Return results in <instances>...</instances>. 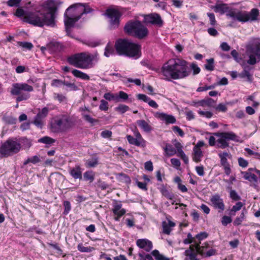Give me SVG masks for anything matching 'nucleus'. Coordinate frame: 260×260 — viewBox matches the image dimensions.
<instances>
[{"instance_id": "nucleus-1", "label": "nucleus", "mask_w": 260, "mask_h": 260, "mask_svg": "<svg viewBox=\"0 0 260 260\" xmlns=\"http://www.w3.org/2000/svg\"><path fill=\"white\" fill-rule=\"evenodd\" d=\"M245 55L248 59L240 63L243 71L238 75L241 78H246L248 81L252 80V75L249 71L252 68L249 65L253 66L260 61V39L253 38L249 40L245 46Z\"/></svg>"}, {"instance_id": "nucleus-2", "label": "nucleus", "mask_w": 260, "mask_h": 260, "mask_svg": "<svg viewBox=\"0 0 260 260\" xmlns=\"http://www.w3.org/2000/svg\"><path fill=\"white\" fill-rule=\"evenodd\" d=\"M188 65V62L184 59H171L162 66L161 73L164 79L167 81L183 79L190 74L191 71Z\"/></svg>"}, {"instance_id": "nucleus-3", "label": "nucleus", "mask_w": 260, "mask_h": 260, "mask_svg": "<svg viewBox=\"0 0 260 260\" xmlns=\"http://www.w3.org/2000/svg\"><path fill=\"white\" fill-rule=\"evenodd\" d=\"M99 60L97 53L91 54L88 52L75 53L67 58V61L70 65L83 70L93 68Z\"/></svg>"}, {"instance_id": "nucleus-4", "label": "nucleus", "mask_w": 260, "mask_h": 260, "mask_svg": "<svg viewBox=\"0 0 260 260\" xmlns=\"http://www.w3.org/2000/svg\"><path fill=\"white\" fill-rule=\"evenodd\" d=\"M117 53L137 59L141 55V46L126 39H119L114 45Z\"/></svg>"}, {"instance_id": "nucleus-5", "label": "nucleus", "mask_w": 260, "mask_h": 260, "mask_svg": "<svg viewBox=\"0 0 260 260\" xmlns=\"http://www.w3.org/2000/svg\"><path fill=\"white\" fill-rule=\"evenodd\" d=\"M76 123L75 117L63 114L52 119L50 128L51 132L53 133H64L74 127Z\"/></svg>"}, {"instance_id": "nucleus-6", "label": "nucleus", "mask_w": 260, "mask_h": 260, "mask_svg": "<svg viewBox=\"0 0 260 260\" xmlns=\"http://www.w3.org/2000/svg\"><path fill=\"white\" fill-rule=\"evenodd\" d=\"M47 16L44 11L41 9L33 12H28L23 17V21L34 26L43 27L44 25L53 27L55 23L53 22L51 16Z\"/></svg>"}, {"instance_id": "nucleus-7", "label": "nucleus", "mask_w": 260, "mask_h": 260, "mask_svg": "<svg viewBox=\"0 0 260 260\" xmlns=\"http://www.w3.org/2000/svg\"><path fill=\"white\" fill-rule=\"evenodd\" d=\"M124 31L129 36L142 39L148 34V29L140 21H128L124 27Z\"/></svg>"}, {"instance_id": "nucleus-8", "label": "nucleus", "mask_w": 260, "mask_h": 260, "mask_svg": "<svg viewBox=\"0 0 260 260\" xmlns=\"http://www.w3.org/2000/svg\"><path fill=\"white\" fill-rule=\"evenodd\" d=\"M33 90V87L31 85H28L27 83H17L13 84L11 93L12 95H19L16 99V101L19 102L22 101L26 100L28 99L30 97V94L29 93H22V91L26 92H31Z\"/></svg>"}, {"instance_id": "nucleus-9", "label": "nucleus", "mask_w": 260, "mask_h": 260, "mask_svg": "<svg viewBox=\"0 0 260 260\" xmlns=\"http://www.w3.org/2000/svg\"><path fill=\"white\" fill-rule=\"evenodd\" d=\"M81 18V15H78L77 13L74 11L73 7L70 6L64 14V22L67 35L74 38L71 32V28L74 26L75 23Z\"/></svg>"}, {"instance_id": "nucleus-10", "label": "nucleus", "mask_w": 260, "mask_h": 260, "mask_svg": "<svg viewBox=\"0 0 260 260\" xmlns=\"http://www.w3.org/2000/svg\"><path fill=\"white\" fill-rule=\"evenodd\" d=\"M21 148L20 143L12 139H9L0 146V154L4 157L17 153Z\"/></svg>"}, {"instance_id": "nucleus-11", "label": "nucleus", "mask_w": 260, "mask_h": 260, "mask_svg": "<svg viewBox=\"0 0 260 260\" xmlns=\"http://www.w3.org/2000/svg\"><path fill=\"white\" fill-rule=\"evenodd\" d=\"M214 135L218 137L216 140V147L224 149L229 146V141L232 140L236 142H241L240 137L233 132L216 133Z\"/></svg>"}, {"instance_id": "nucleus-12", "label": "nucleus", "mask_w": 260, "mask_h": 260, "mask_svg": "<svg viewBox=\"0 0 260 260\" xmlns=\"http://www.w3.org/2000/svg\"><path fill=\"white\" fill-rule=\"evenodd\" d=\"M62 4L60 0H47L42 5V9L49 18L50 15L53 23H55L58 8Z\"/></svg>"}, {"instance_id": "nucleus-13", "label": "nucleus", "mask_w": 260, "mask_h": 260, "mask_svg": "<svg viewBox=\"0 0 260 260\" xmlns=\"http://www.w3.org/2000/svg\"><path fill=\"white\" fill-rule=\"evenodd\" d=\"M105 15L109 19V27L110 29H114L118 27L121 14L118 10L108 9L106 10Z\"/></svg>"}, {"instance_id": "nucleus-14", "label": "nucleus", "mask_w": 260, "mask_h": 260, "mask_svg": "<svg viewBox=\"0 0 260 260\" xmlns=\"http://www.w3.org/2000/svg\"><path fill=\"white\" fill-rule=\"evenodd\" d=\"M135 138L131 135H127L126 139L130 144L144 148L146 146V141L142 138L138 129L134 131Z\"/></svg>"}, {"instance_id": "nucleus-15", "label": "nucleus", "mask_w": 260, "mask_h": 260, "mask_svg": "<svg viewBox=\"0 0 260 260\" xmlns=\"http://www.w3.org/2000/svg\"><path fill=\"white\" fill-rule=\"evenodd\" d=\"M48 108L45 107L40 111L34 118L33 123L38 127L42 128L44 124L45 118L49 112Z\"/></svg>"}, {"instance_id": "nucleus-16", "label": "nucleus", "mask_w": 260, "mask_h": 260, "mask_svg": "<svg viewBox=\"0 0 260 260\" xmlns=\"http://www.w3.org/2000/svg\"><path fill=\"white\" fill-rule=\"evenodd\" d=\"M74 8V11L77 13L81 17L83 14H87L92 13L94 10L92 9L88 3H77L72 5Z\"/></svg>"}, {"instance_id": "nucleus-17", "label": "nucleus", "mask_w": 260, "mask_h": 260, "mask_svg": "<svg viewBox=\"0 0 260 260\" xmlns=\"http://www.w3.org/2000/svg\"><path fill=\"white\" fill-rule=\"evenodd\" d=\"M121 201H114L112 211L114 214V219L115 221H119L120 218L126 213L124 209L121 208Z\"/></svg>"}, {"instance_id": "nucleus-18", "label": "nucleus", "mask_w": 260, "mask_h": 260, "mask_svg": "<svg viewBox=\"0 0 260 260\" xmlns=\"http://www.w3.org/2000/svg\"><path fill=\"white\" fill-rule=\"evenodd\" d=\"M226 16L232 18L234 20H237L240 22H247L249 21L247 12L230 11L226 14Z\"/></svg>"}, {"instance_id": "nucleus-19", "label": "nucleus", "mask_w": 260, "mask_h": 260, "mask_svg": "<svg viewBox=\"0 0 260 260\" xmlns=\"http://www.w3.org/2000/svg\"><path fill=\"white\" fill-rule=\"evenodd\" d=\"M218 156L220 158V164L224 168V173L226 175H229L231 173V170L230 165L228 162V158H231V155L230 153L225 151L219 153Z\"/></svg>"}, {"instance_id": "nucleus-20", "label": "nucleus", "mask_w": 260, "mask_h": 260, "mask_svg": "<svg viewBox=\"0 0 260 260\" xmlns=\"http://www.w3.org/2000/svg\"><path fill=\"white\" fill-rule=\"evenodd\" d=\"M210 201L213 206L219 210V212H222L225 208L223 199L218 194H214L211 197Z\"/></svg>"}, {"instance_id": "nucleus-21", "label": "nucleus", "mask_w": 260, "mask_h": 260, "mask_svg": "<svg viewBox=\"0 0 260 260\" xmlns=\"http://www.w3.org/2000/svg\"><path fill=\"white\" fill-rule=\"evenodd\" d=\"M145 19L148 23L156 25L158 26L162 25L163 21L160 15L158 14L153 13L148 15L145 17Z\"/></svg>"}, {"instance_id": "nucleus-22", "label": "nucleus", "mask_w": 260, "mask_h": 260, "mask_svg": "<svg viewBox=\"0 0 260 260\" xmlns=\"http://www.w3.org/2000/svg\"><path fill=\"white\" fill-rule=\"evenodd\" d=\"M155 117L164 121L166 124H173L176 121V118L172 115H168L162 112H156Z\"/></svg>"}, {"instance_id": "nucleus-23", "label": "nucleus", "mask_w": 260, "mask_h": 260, "mask_svg": "<svg viewBox=\"0 0 260 260\" xmlns=\"http://www.w3.org/2000/svg\"><path fill=\"white\" fill-rule=\"evenodd\" d=\"M136 244L140 248L143 249L147 252L150 251L153 247L152 243L147 239L137 240Z\"/></svg>"}, {"instance_id": "nucleus-24", "label": "nucleus", "mask_w": 260, "mask_h": 260, "mask_svg": "<svg viewBox=\"0 0 260 260\" xmlns=\"http://www.w3.org/2000/svg\"><path fill=\"white\" fill-rule=\"evenodd\" d=\"M47 48L50 53H56L62 50L63 46L58 42L51 41L47 44Z\"/></svg>"}, {"instance_id": "nucleus-25", "label": "nucleus", "mask_w": 260, "mask_h": 260, "mask_svg": "<svg viewBox=\"0 0 260 260\" xmlns=\"http://www.w3.org/2000/svg\"><path fill=\"white\" fill-rule=\"evenodd\" d=\"M69 174L75 179H82V170L79 165H76L74 167L70 168Z\"/></svg>"}, {"instance_id": "nucleus-26", "label": "nucleus", "mask_w": 260, "mask_h": 260, "mask_svg": "<svg viewBox=\"0 0 260 260\" xmlns=\"http://www.w3.org/2000/svg\"><path fill=\"white\" fill-rule=\"evenodd\" d=\"M175 223L171 221L169 219H167V221H162V227L163 233L167 235H170L172 231V229L175 227Z\"/></svg>"}, {"instance_id": "nucleus-27", "label": "nucleus", "mask_w": 260, "mask_h": 260, "mask_svg": "<svg viewBox=\"0 0 260 260\" xmlns=\"http://www.w3.org/2000/svg\"><path fill=\"white\" fill-rule=\"evenodd\" d=\"M137 98L139 100H142L146 103H147L149 106L157 109L158 107V104L153 100H151L150 98L144 94H138Z\"/></svg>"}, {"instance_id": "nucleus-28", "label": "nucleus", "mask_w": 260, "mask_h": 260, "mask_svg": "<svg viewBox=\"0 0 260 260\" xmlns=\"http://www.w3.org/2000/svg\"><path fill=\"white\" fill-rule=\"evenodd\" d=\"M212 9L216 13L223 14L224 13L228 12L229 7L225 4H217L213 7Z\"/></svg>"}, {"instance_id": "nucleus-29", "label": "nucleus", "mask_w": 260, "mask_h": 260, "mask_svg": "<svg viewBox=\"0 0 260 260\" xmlns=\"http://www.w3.org/2000/svg\"><path fill=\"white\" fill-rule=\"evenodd\" d=\"M138 125L145 132L150 133L152 130V126L145 120L137 121Z\"/></svg>"}, {"instance_id": "nucleus-30", "label": "nucleus", "mask_w": 260, "mask_h": 260, "mask_svg": "<svg viewBox=\"0 0 260 260\" xmlns=\"http://www.w3.org/2000/svg\"><path fill=\"white\" fill-rule=\"evenodd\" d=\"M72 74L76 77L82 80H89L90 77L87 74L77 69H73L72 71Z\"/></svg>"}, {"instance_id": "nucleus-31", "label": "nucleus", "mask_w": 260, "mask_h": 260, "mask_svg": "<svg viewBox=\"0 0 260 260\" xmlns=\"http://www.w3.org/2000/svg\"><path fill=\"white\" fill-rule=\"evenodd\" d=\"M203 156V153L201 149H196L193 148L192 159L196 162L201 161V159Z\"/></svg>"}, {"instance_id": "nucleus-32", "label": "nucleus", "mask_w": 260, "mask_h": 260, "mask_svg": "<svg viewBox=\"0 0 260 260\" xmlns=\"http://www.w3.org/2000/svg\"><path fill=\"white\" fill-rule=\"evenodd\" d=\"M242 173L243 174V177L245 179L250 182H256L257 181V177L254 174L250 172H244Z\"/></svg>"}, {"instance_id": "nucleus-33", "label": "nucleus", "mask_w": 260, "mask_h": 260, "mask_svg": "<svg viewBox=\"0 0 260 260\" xmlns=\"http://www.w3.org/2000/svg\"><path fill=\"white\" fill-rule=\"evenodd\" d=\"M159 190L161 194L168 199L172 200L174 198V195L170 192L167 187L164 185H162L159 188Z\"/></svg>"}, {"instance_id": "nucleus-34", "label": "nucleus", "mask_w": 260, "mask_h": 260, "mask_svg": "<svg viewBox=\"0 0 260 260\" xmlns=\"http://www.w3.org/2000/svg\"><path fill=\"white\" fill-rule=\"evenodd\" d=\"M249 21L256 20L259 15V11L257 9L253 8L250 12H247Z\"/></svg>"}, {"instance_id": "nucleus-35", "label": "nucleus", "mask_w": 260, "mask_h": 260, "mask_svg": "<svg viewBox=\"0 0 260 260\" xmlns=\"http://www.w3.org/2000/svg\"><path fill=\"white\" fill-rule=\"evenodd\" d=\"M99 164V158L93 157L86 160L85 166L87 168H93Z\"/></svg>"}, {"instance_id": "nucleus-36", "label": "nucleus", "mask_w": 260, "mask_h": 260, "mask_svg": "<svg viewBox=\"0 0 260 260\" xmlns=\"http://www.w3.org/2000/svg\"><path fill=\"white\" fill-rule=\"evenodd\" d=\"M53 99L55 100L58 101L60 103H67V96L62 94L59 93H53Z\"/></svg>"}, {"instance_id": "nucleus-37", "label": "nucleus", "mask_w": 260, "mask_h": 260, "mask_svg": "<svg viewBox=\"0 0 260 260\" xmlns=\"http://www.w3.org/2000/svg\"><path fill=\"white\" fill-rule=\"evenodd\" d=\"M196 248V253L193 254L191 255V256L189 257L190 260H199V259L197 257L198 254H203V252L201 250V247L200 246V244H197L195 246Z\"/></svg>"}, {"instance_id": "nucleus-38", "label": "nucleus", "mask_w": 260, "mask_h": 260, "mask_svg": "<svg viewBox=\"0 0 260 260\" xmlns=\"http://www.w3.org/2000/svg\"><path fill=\"white\" fill-rule=\"evenodd\" d=\"M164 150L167 155L172 156L176 153V150L173 147V146L170 144H167L166 147L164 148Z\"/></svg>"}, {"instance_id": "nucleus-39", "label": "nucleus", "mask_w": 260, "mask_h": 260, "mask_svg": "<svg viewBox=\"0 0 260 260\" xmlns=\"http://www.w3.org/2000/svg\"><path fill=\"white\" fill-rule=\"evenodd\" d=\"M40 161L41 159L39 156L38 155H35L33 156L32 157H29L27 159H26L23 162V165H26L30 162L33 164H36L37 163L39 162Z\"/></svg>"}, {"instance_id": "nucleus-40", "label": "nucleus", "mask_w": 260, "mask_h": 260, "mask_svg": "<svg viewBox=\"0 0 260 260\" xmlns=\"http://www.w3.org/2000/svg\"><path fill=\"white\" fill-rule=\"evenodd\" d=\"M151 254L155 257L156 260H170V258L160 254L157 250L155 249L153 250L151 252Z\"/></svg>"}, {"instance_id": "nucleus-41", "label": "nucleus", "mask_w": 260, "mask_h": 260, "mask_svg": "<svg viewBox=\"0 0 260 260\" xmlns=\"http://www.w3.org/2000/svg\"><path fill=\"white\" fill-rule=\"evenodd\" d=\"M83 177L85 180L92 182L94 179V174L92 171H88L84 173Z\"/></svg>"}, {"instance_id": "nucleus-42", "label": "nucleus", "mask_w": 260, "mask_h": 260, "mask_svg": "<svg viewBox=\"0 0 260 260\" xmlns=\"http://www.w3.org/2000/svg\"><path fill=\"white\" fill-rule=\"evenodd\" d=\"M83 118L87 122L93 125L95 122H97L98 120L96 119L92 118L89 115L85 112H83L81 114Z\"/></svg>"}, {"instance_id": "nucleus-43", "label": "nucleus", "mask_w": 260, "mask_h": 260, "mask_svg": "<svg viewBox=\"0 0 260 260\" xmlns=\"http://www.w3.org/2000/svg\"><path fill=\"white\" fill-rule=\"evenodd\" d=\"M78 250L81 252H90L94 250L93 247H84L82 243H79L77 246Z\"/></svg>"}, {"instance_id": "nucleus-44", "label": "nucleus", "mask_w": 260, "mask_h": 260, "mask_svg": "<svg viewBox=\"0 0 260 260\" xmlns=\"http://www.w3.org/2000/svg\"><path fill=\"white\" fill-rule=\"evenodd\" d=\"M245 218V212L242 211L240 215L237 217L233 222V224L235 226L239 225Z\"/></svg>"}, {"instance_id": "nucleus-45", "label": "nucleus", "mask_w": 260, "mask_h": 260, "mask_svg": "<svg viewBox=\"0 0 260 260\" xmlns=\"http://www.w3.org/2000/svg\"><path fill=\"white\" fill-rule=\"evenodd\" d=\"M214 60L213 58H211L208 59H207V63L205 64V68L206 70L212 71L214 69Z\"/></svg>"}, {"instance_id": "nucleus-46", "label": "nucleus", "mask_w": 260, "mask_h": 260, "mask_svg": "<svg viewBox=\"0 0 260 260\" xmlns=\"http://www.w3.org/2000/svg\"><path fill=\"white\" fill-rule=\"evenodd\" d=\"M117 97L118 98V101L116 102H119L122 101H125L128 98V94L123 91H120L117 93Z\"/></svg>"}, {"instance_id": "nucleus-47", "label": "nucleus", "mask_w": 260, "mask_h": 260, "mask_svg": "<svg viewBox=\"0 0 260 260\" xmlns=\"http://www.w3.org/2000/svg\"><path fill=\"white\" fill-rule=\"evenodd\" d=\"M115 110L116 111L120 113V114H123L126 111H128L129 110V108L126 105L120 104L118 106L115 108Z\"/></svg>"}, {"instance_id": "nucleus-48", "label": "nucleus", "mask_w": 260, "mask_h": 260, "mask_svg": "<svg viewBox=\"0 0 260 260\" xmlns=\"http://www.w3.org/2000/svg\"><path fill=\"white\" fill-rule=\"evenodd\" d=\"M104 98L108 101H114L116 102L118 101V98L117 97V93L113 94L110 92L106 93L104 95Z\"/></svg>"}, {"instance_id": "nucleus-49", "label": "nucleus", "mask_w": 260, "mask_h": 260, "mask_svg": "<svg viewBox=\"0 0 260 260\" xmlns=\"http://www.w3.org/2000/svg\"><path fill=\"white\" fill-rule=\"evenodd\" d=\"M176 153L177 156L181 157L185 164H187L188 163V158L185 155L182 149L176 151Z\"/></svg>"}, {"instance_id": "nucleus-50", "label": "nucleus", "mask_w": 260, "mask_h": 260, "mask_svg": "<svg viewBox=\"0 0 260 260\" xmlns=\"http://www.w3.org/2000/svg\"><path fill=\"white\" fill-rule=\"evenodd\" d=\"M39 142L47 144H51L55 142V140L49 137H44L39 140Z\"/></svg>"}, {"instance_id": "nucleus-51", "label": "nucleus", "mask_w": 260, "mask_h": 260, "mask_svg": "<svg viewBox=\"0 0 260 260\" xmlns=\"http://www.w3.org/2000/svg\"><path fill=\"white\" fill-rule=\"evenodd\" d=\"M115 54V51L112 47L107 45L105 49L104 55L108 57L110 55H113Z\"/></svg>"}, {"instance_id": "nucleus-52", "label": "nucleus", "mask_w": 260, "mask_h": 260, "mask_svg": "<svg viewBox=\"0 0 260 260\" xmlns=\"http://www.w3.org/2000/svg\"><path fill=\"white\" fill-rule=\"evenodd\" d=\"M216 86V84H214L209 86L205 85L204 86H200L197 89V92H202L204 91H206L210 89H214Z\"/></svg>"}, {"instance_id": "nucleus-53", "label": "nucleus", "mask_w": 260, "mask_h": 260, "mask_svg": "<svg viewBox=\"0 0 260 260\" xmlns=\"http://www.w3.org/2000/svg\"><path fill=\"white\" fill-rule=\"evenodd\" d=\"M138 255L140 257V260H153L152 256L150 254H145L143 252H139Z\"/></svg>"}, {"instance_id": "nucleus-54", "label": "nucleus", "mask_w": 260, "mask_h": 260, "mask_svg": "<svg viewBox=\"0 0 260 260\" xmlns=\"http://www.w3.org/2000/svg\"><path fill=\"white\" fill-rule=\"evenodd\" d=\"M22 0H9L7 2V4L8 6L12 7H18L20 5Z\"/></svg>"}, {"instance_id": "nucleus-55", "label": "nucleus", "mask_w": 260, "mask_h": 260, "mask_svg": "<svg viewBox=\"0 0 260 260\" xmlns=\"http://www.w3.org/2000/svg\"><path fill=\"white\" fill-rule=\"evenodd\" d=\"M232 219L231 217L224 215L221 218V223L224 226H226L228 224L231 223Z\"/></svg>"}, {"instance_id": "nucleus-56", "label": "nucleus", "mask_w": 260, "mask_h": 260, "mask_svg": "<svg viewBox=\"0 0 260 260\" xmlns=\"http://www.w3.org/2000/svg\"><path fill=\"white\" fill-rule=\"evenodd\" d=\"M63 206L64 207V210L63 211V214L67 215L71 209V206L70 202L68 201H65L63 202Z\"/></svg>"}, {"instance_id": "nucleus-57", "label": "nucleus", "mask_w": 260, "mask_h": 260, "mask_svg": "<svg viewBox=\"0 0 260 260\" xmlns=\"http://www.w3.org/2000/svg\"><path fill=\"white\" fill-rule=\"evenodd\" d=\"M99 109L102 111H107L108 109V103L104 100L101 101Z\"/></svg>"}, {"instance_id": "nucleus-58", "label": "nucleus", "mask_w": 260, "mask_h": 260, "mask_svg": "<svg viewBox=\"0 0 260 260\" xmlns=\"http://www.w3.org/2000/svg\"><path fill=\"white\" fill-rule=\"evenodd\" d=\"M198 113L201 116L205 117L207 118H210L213 116V113L210 111H203L202 110H199Z\"/></svg>"}, {"instance_id": "nucleus-59", "label": "nucleus", "mask_w": 260, "mask_h": 260, "mask_svg": "<svg viewBox=\"0 0 260 260\" xmlns=\"http://www.w3.org/2000/svg\"><path fill=\"white\" fill-rule=\"evenodd\" d=\"M63 85L70 88L73 90H77L78 89L77 86L74 83L63 81Z\"/></svg>"}, {"instance_id": "nucleus-60", "label": "nucleus", "mask_w": 260, "mask_h": 260, "mask_svg": "<svg viewBox=\"0 0 260 260\" xmlns=\"http://www.w3.org/2000/svg\"><path fill=\"white\" fill-rule=\"evenodd\" d=\"M243 206L242 203L240 202H237L235 205L233 206L232 208V211L234 212H236L237 211L240 210Z\"/></svg>"}, {"instance_id": "nucleus-61", "label": "nucleus", "mask_w": 260, "mask_h": 260, "mask_svg": "<svg viewBox=\"0 0 260 260\" xmlns=\"http://www.w3.org/2000/svg\"><path fill=\"white\" fill-rule=\"evenodd\" d=\"M190 68L193 70V75H197L200 72V68L196 63H191Z\"/></svg>"}, {"instance_id": "nucleus-62", "label": "nucleus", "mask_w": 260, "mask_h": 260, "mask_svg": "<svg viewBox=\"0 0 260 260\" xmlns=\"http://www.w3.org/2000/svg\"><path fill=\"white\" fill-rule=\"evenodd\" d=\"M207 15L209 18L210 24L214 26L216 23V21L215 20V15L212 13H207Z\"/></svg>"}, {"instance_id": "nucleus-63", "label": "nucleus", "mask_w": 260, "mask_h": 260, "mask_svg": "<svg viewBox=\"0 0 260 260\" xmlns=\"http://www.w3.org/2000/svg\"><path fill=\"white\" fill-rule=\"evenodd\" d=\"M216 110L218 111L225 112L227 110V107L225 104L220 103L218 105V106L216 107Z\"/></svg>"}, {"instance_id": "nucleus-64", "label": "nucleus", "mask_w": 260, "mask_h": 260, "mask_svg": "<svg viewBox=\"0 0 260 260\" xmlns=\"http://www.w3.org/2000/svg\"><path fill=\"white\" fill-rule=\"evenodd\" d=\"M238 160L239 165L240 167L245 168L248 166V163L247 161L244 159L243 158L239 157Z\"/></svg>"}]
</instances>
